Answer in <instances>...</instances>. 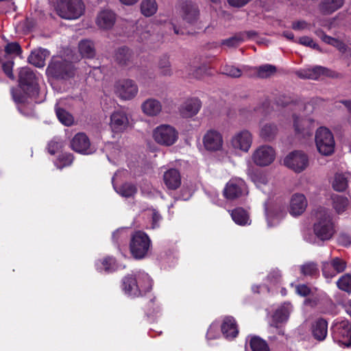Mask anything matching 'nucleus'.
<instances>
[{
    "label": "nucleus",
    "instance_id": "f257e3e1",
    "mask_svg": "<svg viewBox=\"0 0 351 351\" xmlns=\"http://www.w3.org/2000/svg\"><path fill=\"white\" fill-rule=\"evenodd\" d=\"M20 87L25 92L24 95H18L16 91L12 90L14 100L16 103H25L29 97L36 101L38 95L37 77L35 73L27 67L21 68L19 73Z\"/></svg>",
    "mask_w": 351,
    "mask_h": 351
},
{
    "label": "nucleus",
    "instance_id": "f03ea898",
    "mask_svg": "<svg viewBox=\"0 0 351 351\" xmlns=\"http://www.w3.org/2000/svg\"><path fill=\"white\" fill-rule=\"evenodd\" d=\"M152 287V279L144 271H137L134 276L128 275L123 278L122 289L132 297H139L149 291Z\"/></svg>",
    "mask_w": 351,
    "mask_h": 351
},
{
    "label": "nucleus",
    "instance_id": "7ed1b4c3",
    "mask_svg": "<svg viewBox=\"0 0 351 351\" xmlns=\"http://www.w3.org/2000/svg\"><path fill=\"white\" fill-rule=\"evenodd\" d=\"M313 232L320 241L330 240L335 234V226L329 210L319 208L315 211V221L313 223Z\"/></svg>",
    "mask_w": 351,
    "mask_h": 351
},
{
    "label": "nucleus",
    "instance_id": "20e7f679",
    "mask_svg": "<svg viewBox=\"0 0 351 351\" xmlns=\"http://www.w3.org/2000/svg\"><path fill=\"white\" fill-rule=\"evenodd\" d=\"M56 10L61 18L75 20L84 14L85 5L82 0H60Z\"/></svg>",
    "mask_w": 351,
    "mask_h": 351
},
{
    "label": "nucleus",
    "instance_id": "39448f33",
    "mask_svg": "<svg viewBox=\"0 0 351 351\" xmlns=\"http://www.w3.org/2000/svg\"><path fill=\"white\" fill-rule=\"evenodd\" d=\"M292 119L293 128L296 137L300 139H306L312 136L314 130L317 125L313 117L293 113Z\"/></svg>",
    "mask_w": 351,
    "mask_h": 351
},
{
    "label": "nucleus",
    "instance_id": "423d86ee",
    "mask_svg": "<svg viewBox=\"0 0 351 351\" xmlns=\"http://www.w3.org/2000/svg\"><path fill=\"white\" fill-rule=\"evenodd\" d=\"M152 137L158 145L169 147L177 142L179 132L171 125L161 124L154 129Z\"/></svg>",
    "mask_w": 351,
    "mask_h": 351
},
{
    "label": "nucleus",
    "instance_id": "0eeeda50",
    "mask_svg": "<svg viewBox=\"0 0 351 351\" xmlns=\"http://www.w3.org/2000/svg\"><path fill=\"white\" fill-rule=\"evenodd\" d=\"M315 141L318 152L324 156H330L335 151V142L331 131L325 128H319L315 132Z\"/></svg>",
    "mask_w": 351,
    "mask_h": 351
},
{
    "label": "nucleus",
    "instance_id": "6e6552de",
    "mask_svg": "<svg viewBox=\"0 0 351 351\" xmlns=\"http://www.w3.org/2000/svg\"><path fill=\"white\" fill-rule=\"evenodd\" d=\"M151 245V240L147 234L136 231L132 236L130 249L132 255L136 259L143 258L147 254Z\"/></svg>",
    "mask_w": 351,
    "mask_h": 351
},
{
    "label": "nucleus",
    "instance_id": "1a4fd4ad",
    "mask_svg": "<svg viewBox=\"0 0 351 351\" xmlns=\"http://www.w3.org/2000/svg\"><path fill=\"white\" fill-rule=\"evenodd\" d=\"M47 73L57 79H66L74 75V67L68 61L53 58L47 69Z\"/></svg>",
    "mask_w": 351,
    "mask_h": 351
},
{
    "label": "nucleus",
    "instance_id": "9d476101",
    "mask_svg": "<svg viewBox=\"0 0 351 351\" xmlns=\"http://www.w3.org/2000/svg\"><path fill=\"white\" fill-rule=\"evenodd\" d=\"M332 329L336 342L344 347L351 346V324L348 320L337 321Z\"/></svg>",
    "mask_w": 351,
    "mask_h": 351
},
{
    "label": "nucleus",
    "instance_id": "9b49d317",
    "mask_svg": "<svg viewBox=\"0 0 351 351\" xmlns=\"http://www.w3.org/2000/svg\"><path fill=\"white\" fill-rule=\"evenodd\" d=\"M253 142L252 133L247 130H242L235 132L230 140L231 148L235 152L247 153Z\"/></svg>",
    "mask_w": 351,
    "mask_h": 351
},
{
    "label": "nucleus",
    "instance_id": "f8f14e48",
    "mask_svg": "<svg viewBox=\"0 0 351 351\" xmlns=\"http://www.w3.org/2000/svg\"><path fill=\"white\" fill-rule=\"evenodd\" d=\"M276 158V151L270 145L258 146L252 154L253 162L259 167H266L271 165Z\"/></svg>",
    "mask_w": 351,
    "mask_h": 351
},
{
    "label": "nucleus",
    "instance_id": "ddd939ff",
    "mask_svg": "<svg viewBox=\"0 0 351 351\" xmlns=\"http://www.w3.org/2000/svg\"><path fill=\"white\" fill-rule=\"evenodd\" d=\"M247 193L248 190L245 181L239 178L230 180L223 189V195L228 199H234Z\"/></svg>",
    "mask_w": 351,
    "mask_h": 351
},
{
    "label": "nucleus",
    "instance_id": "4468645a",
    "mask_svg": "<svg viewBox=\"0 0 351 351\" xmlns=\"http://www.w3.org/2000/svg\"><path fill=\"white\" fill-rule=\"evenodd\" d=\"M284 165L295 172L304 171L308 165V158L306 154L301 151H294L289 154L283 160Z\"/></svg>",
    "mask_w": 351,
    "mask_h": 351
},
{
    "label": "nucleus",
    "instance_id": "2eb2a0df",
    "mask_svg": "<svg viewBox=\"0 0 351 351\" xmlns=\"http://www.w3.org/2000/svg\"><path fill=\"white\" fill-rule=\"evenodd\" d=\"M202 142L204 147L208 152H215L223 149V136L216 130H208L203 136Z\"/></svg>",
    "mask_w": 351,
    "mask_h": 351
},
{
    "label": "nucleus",
    "instance_id": "dca6fc26",
    "mask_svg": "<svg viewBox=\"0 0 351 351\" xmlns=\"http://www.w3.org/2000/svg\"><path fill=\"white\" fill-rule=\"evenodd\" d=\"M114 90L116 94L123 100L133 99L138 91L136 84L130 79L118 81L115 84Z\"/></svg>",
    "mask_w": 351,
    "mask_h": 351
},
{
    "label": "nucleus",
    "instance_id": "f3484780",
    "mask_svg": "<svg viewBox=\"0 0 351 351\" xmlns=\"http://www.w3.org/2000/svg\"><path fill=\"white\" fill-rule=\"evenodd\" d=\"M71 149L80 154L88 155L96 151V148L91 145L88 137L84 133L76 134L71 141Z\"/></svg>",
    "mask_w": 351,
    "mask_h": 351
},
{
    "label": "nucleus",
    "instance_id": "a211bd4d",
    "mask_svg": "<svg viewBox=\"0 0 351 351\" xmlns=\"http://www.w3.org/2000/svg\"><path fill=\"white\" fill-rule=\"evenodd\" d=\"M346 263L343 259L335 257L330 261L324 262L322 264V274L325 278L330 280L337 274L343 272L346 268Z\"/></svg>",
    "mask_w": 351,
    "mask_h": 351
},
{
    "label": "nucleus",
    "instance_id": "6ab92c4d",
    "mask_svg": "<svg viewBox=\"0 0 351 351\" xmlns=\"http://www.w3.org/2000/svg\"><path fill=\"white\" fill-rule=\"evenodd\" d=\"M114 59L118 64L127 69H131L136 64L134 54L127 47L118 49L115 52Z\"/></svg>",
    "mask_w": 351,
    "mask_h": 351
},
{
    "label": "nucleus",
    "instance_id": "aec40b11",
    "mask_svg": "<svg viewBox=\"0 0 351 351\" xmlns=\"http://www.w3.org/2000/svg\"><path fill=\"white\" fill-rule=\"evenodd\" d=\"M129 125L128 115L124 111L117 110L111 114L110 126L114 132H122L128 128Z\"/></svg>",
    "mask_w": 351,
    "mask_h": 351
},
{
    "label": "nucleus",
    "instance_id": "412c9836",
    "mask_svg": "<svg viewBox=\"0 0 351 351\" xmlns=\"http://www.w3.org/2000/svg\"><path fill=\"white\" fill-rule=\"evenodd\" d=\"M115 14L109 10L100 11L96 18L95 23L97 27L101 29L112 28L115 23Z\"/></svg>",
    "mask_w": 351,
    "mask_h": 351
},
{
    "label": "nucleus",
    "instance_id": "4be33fe9",
    "mask_svg": "<svg viewBox=\"0 0 351 351\" xmlns=\"http://www.w3.org/2000/svg\"><path fill=\"white\" fill-rule=\"evenodd\" d=\"M307 206V201L303 194H294L290 201L289 212L293 216L302 214Z\"/></svg>",
    "mask_w": 351,
    "mask_h": 351
},
{
    "label": "nucleus",
    "instance_id": "5701e85b",
    "mask_svg": "<svg viewBox=\"0 0 351 351\" xmlns=\"http://www.w3.org/2000/svg\"><path fill=\"white\" fill-rule=\"evenodd\" d=\"M202 106V103L197 98L187 99L180 107V112L182 117L190 118L197 114Z\"/></svg>",
    "mask_w": 351,
    "mask_h": 351
},
{
    "label": "nucleus",
    "instance_id": "b1692460",
    "mask_svg": "<svg viewBox=\"0 0 351 351\" xmlns=\"http://www.w3.org/2000/svg\"><path fill=\"white\" fill-rule=\"evenodd\" d=\"M297 75L302 79L317 80L322 75H329V71L321 66H315L297 71Z\"/></svg>",
    "mask_w": 351,
    "mask_h": 351
},
{
    "label": "nucleus",
    "instance_id": "393cba45",
    "mask_svg": "<svg viewBox=\"0 0 351 351\" xmlns=\"http://www.w3.org/2000/svg\"><path fill=\"white\" fill-rule=\"evenodd\" d=\"M221 329L222 334L227 339L236 337L239 332L236 321L234 318L231 316L224 317Z\"/></svg>",
    "mask_w": 351,
    "mask_h": 351
},
{
    "label": "nucleus",
    "instance_id": "a878e982",
    "mask_svg": "<svg viewBox=\"0 0 351 351\" xmlns=\"http://www.w3.org/2000/svg\"><path fill=\"white\" fill-rule=\"evenodd\" d=\"M181 13L183 20L189 24L196 22L199 16L197 8L191 2H185L182 5Z\"/></svg>",
    "mask_w": 351,
    "mask_h": 351
},
{
    "label": "nucleus",
    "instance_id": "bb28decb",
    "mask_svg": "<svg viewBox=\"0 0 351 351\" xmlns=\"http://www.w3.org/2000/svg\"><path fill=\"white\" fill-rule=\"evenodd\" d=\"M163 180L166 186L171 190L177 189L181 184L180 173L176 169H170L165 172Z\"/></svg>",
    "mask_w": 351,
    "mask_h": 351
},
{
    "label": "nucleus",
    "instance_id": "cd10ccee",
    "mask_svg": "<svg viewBox=\"0 0 351 351\" xmlns=\"http://www.w3.org/2000/svg\"><path fill=\"white\" fill-rule=\"evenodd\" d=\"M141 109L145 114L149 117H156L162 111V104L158 100L149 98L143 102Z\"/></svg>",
    "mask_w": 351,
    "mask_h": 351
},
{
    "label": "nucleus",
    "instance_id": "c85d7f7f",
    "mask_svg": "<svg viewBox=\"0 0 351 351\" xmlns=\"http://www.w3.org/2000/svg\"><path fill=\"white\" fill-rule=\"evenodd\" d=\"M49 56V51L45 49H37L32 51L28 57L30 64L41 68L45 64V60Z\"/></svg>",
    "mask_w": 351,
    "mask_h": 351
},
{
    "label": "nucleus",
    "instance_id": "c756f323",
    "mask_svg": "<svg viewBox=\"0 0 351 351\" xmlns=\"http://www.w3.org/2000/svg\"><path fill=\"white\" fill-rule=\"evenodd\" d=\"M231 217L235 223L239 226L251 224V219L248 212L243 208H237L230 211Z\"/></svg>",
    "mask_w": 351,
    "mask_h": 351
},
{
    "label": "nucleus",
    "instance_id": "7c9ffc66",
    "mask_svg": "<svg viewBox=\"0 0 351 351\" xmlns=\"http://www.w3.org/2000/svg\"><path fill=\"white\" fill-rule=\"evenodd\" d=\"M328 333V323L324 319H317L312 325V334L318 341L325 339Z\"/></svg>",
    "mask_w": 351,
    "mask_h": 351
},
{
    "label": "nucleus",
    "instance_id": "2f4dec72",
    "mask_svg": "<svg viewBox=\"0 0 351 351\" xmlns=\"http://www.w3.org/2000/svg\"><path fill=\"white\" fill-rule=\"evenodd\" d=\"M278 128L274 123H265L261 125L259 131V136L265 141H271L276 136Z\"/></svg>",
    "mask_w": 351,
    "mask_h": 351
},
{
    "label": "nucleus",
    "instance_id": "473e14b6",
    "mask_svg": "<svg viewBox=\"0 0 351 351\" xmlns=\"http://www.w3.org/2000/svg\"><path fill=\"white\" fill-rule=\"evenodd\" d=\"M78 50L83 58H92L95 55V45L90 40H81L78 44Z\"/></svg>",
    "mask_w": 351,
    "mask_h": 351
},
{
    "label": "nucleus",
    "instance_id": "72a5a7b5",
    "mask_svg": "<svg viewBox=\"0 0 351 351\" xmlns=\"http://www.w3.org/2000/svg\"><path fill=\"white\" fill-rule=\"evenodd\" d=\"M292 305L289 302L284 303L274 313L273 318L276 323L286 322L292 311Z\"/></svg>",
    "mask_w": 351,
    "mask_h": 351
},
{
    "label": "nucleus",
    "instance_id": "f704fd0d",
    "mask_svg": "<svg viewBox=\"0 0 351 351\" xmlns=\"http://www.w3.org/2000/svg\"><path fill=\"white\" fill-rule=\"evenodd\" d=\"M332 207L338 214L345 212L350 206L349 199L343 195H334L332 196Z\"/></svg>",
    "mask_w": 351,
    "mask_h": 351
},
{
    "label": "nucleus",
    "instance_id": "c9c22d12",
    "mask_svg": "<svg viewBox=\"0 0 351 351\" xmlns=\"http://www.w3.org/2000/svg\"><path fill=\"white\" fill-rule=\"evenodd\" d=\"M265 215L268 226L271 227L278 223L280 220L285 215L283 210H269L267 204H265Z\"/></svg>",
    "mask_w": 351,
    "mask_h": 351
},
{
    "label": "nucleus",
    "instance_id": "e433bc0d",
    "mask_svg": "<svg viewBox=\"0 0 351 351\" xmlns=\"http://www.w3.org/2000/svg\"><path fill=\"white\" fill-rule=\"evenodd\" d=\"M97 269L99 271L111 272L119 267L116 265L115 260L112 257H107L102 261L96 263Z\"/></svg>",
    "mask_w": 351,
    "mask_h": 351
},
{
    "label": "nucleus",
    "instance_id": "4c0bfd02",
    "mask_svg": "<svg viewBox=\"0 0 351 351\" xmlns=\"http://www.w3.org/2000/svg\"><path fill=\"white\" fill-rule=\"evenodd\" d=\"M343 2V0H324L321 4V9L324 13H332L340 8Z\"/></svg>",
    "mask_w": 351,
    "mask_h": 351
},
{
    "label": "nucleus",
    "instance_id": "58836bf2",
    "mask_svg": "<svg viewBox=\"0 0 351 351\" xmlns=\"http://www.w3.org/2000/svg\"><path fill=\"white\" fill-rule=\"evenodd\" d=\"M158 9L155 0H143L141 4V10L143 15L150 16L154 14Z\"/></svg>",
    "mask_w": 351,
    "mask_h": 351
},
{
    "label": "nucleus",
    "instance_id": "ea45409f",
    "mask_svg": "<svg viewBox=\"0 0 351 351\" xmlns=\"http://www.w3.org/2000/svg\"><path fill=\"white\" fill-rule=\"evenodd\" d=\"M56 116L58 120L64 125L70 126L73 123V116L65 110L58 108L56 104L55 106Z\"/></svg>",
    "mask_w": 351,
    "mask_h": 351
},
{
    "label": "nucleus",
    "instance_id": "a19ab883",
    "mask_svg": "<svg viewBox=\"0 0 351 351\" xmlns=\"http://www.w3.org/2000/svg\"><path fill=\"white\" fill-rule=\"evenodd\" d=\"M300 271L305 276H316L319 274L317 265L314 262H307L300 266Z\"/></svg>",
    "mask_w": 351,
    "mask_h": 351
},
{
    "label": "nucleus",
    "instance_id": "79ce46f5",
    "mask_svg": "<svg viewBox=\"0 0 351 351\" xmlns=\"http://www.w3.org/2000/svg\"><path fill=\"white\" fill-rule=\"evenodd\" d=\"M250 346L252 351H270L267 342L258 337H252Z\"/></svg>",
    "mask_w": 351,
    "mask_h": 351
},
{
    "label": "nucleus",
    "instance_id": "37998d69",
    "mask_svg": "<svg viewBox=\"0 0 351 351\" xmlns=\"http://www.w3.org/2000/svg\"><path fill=\"white\" fill-rule=\"evenodd\" d=\"M257 75L259 77L267 78L273 75L276 72L275 66L266 64L256 68Z\"/></svg>",
    "mask_w": 351,
    "mask_h": 351
},
{
    "label": "nucleus",
    "instance_id": "c03bdc74",
    "mask_svg": "<svg viewBox=\"0 0 351 351\" xmlns=\"http://www.w3.org/2000/svg\"><path fill=\"white\" fill-rule=\"evenodd\" d=\"M117 192L123 197H129L133 196L137 191L136 187L130 183H125L119 189H116Z\"/></svg>",
    "mask_w": 351,
    "mask_h": 351
},
{
    "label": "nucleus",
    "instance_id": "a18cd8bd",
    "mask_svg": "<svg viewBox=\"0 0 351 351\" xmlns=\"http://www.w3.org/2000/svg\"><path fill=\"white\" fill-rule=\"evenodd\" d=\"M245 36H246V34H240V33H239L232 37L223 40L221 44L222 45H226L228 47H235L245 41Z\"/></svg>",
    "mask_w": 351,
    "mask_h": 351
},
{
    "label": "nucleus",
    "instance_id": "49530a36",
    "mask_svg": "<svg viewBox=\"0 0 351 351\" xmlns=\"http://www.w3.org/2000/svg\"><path fill=\"white\" fill-rule=\"evenodd\" d=\"M347 186V178L343 174H336L332 182L333 189L337 191H343Z\"/></svg>",
    "mask_w": 351,
    "mask_h": 351
},
{
    "label": "nucleus",
    "instance_id": "de8ad7c7",
    "mask_svg": "<svg viewBox=\"0 0 351 351\" xmlns=\"http://www.w3.org/2000/svg\"><path fill=\"white\" fill-rule=\"evenodd\" d=\"M338 288L343 291L351 292V275L344 274L337 281Z\"/></svg>",
    "mask_w": 351,
    "mask_h": 351
},
{
    "label": "nucleus",
    "instance_id": "09e8293b",
    "mask_svg": "<svg viewBox=\"0 0 351 351\" xmlns=\"http://www.w3.org/2000/svg\"><path fill=\"white\" fill-rule=\"evenodd\" d=\"M253 181L256 185V186L261 189L263 193H267L266 190L267 179L265 176L262 174L255 176L253 179Z\"/></svg>",
    "mask_w": 351,
    "mask_h": 351
},
{
    "label": "nucleus",
    "instance_id": "8fccbe9b",
    "mask_svg": "<svg viewBox=\"0 0 351 351\" xmlns=\"http://www.w3.org/2000/svg\"><path fill=\"white\" fill-rule=\"evenodd\" d=\"M223 73L232 77H239L241 75V71L232 65H226L223 69Z\"/></svg>",
    "mask_w": 351,
    "mask_h": 351
},
{
    "label": "nucleus",
    "instance_id": "3c124183",
    "mask_svg": "<svg viewBox=\"0 0 351 351\" xmlns=\"http://www.w3.org/2000/svg\"><path fill=\"white\" fill-rule=\"evenodd\" d=\"M5 51L8 54L19 55L21 53V48L19 43L16 42L10 43L5 46Z\"/></svg>",
    "mask_w": 351,
    "mask_h": 351
},
{
    "label": "nucleus",
    "instance_id": "603ef678",
    "mask_svg": "<svg viewBox=\"0 0 351 351\" xmlns=\"http://www.w3.org/2000/svg\"><path fill=\"white\" fill-rule=\"evenodd\" d=\"M159 68L160 69L161 73L163 75H169L171 74L170 62L168 59L164 58L160 60L159 62Z\"/></svg>",
    "mask_w": 351,
    "mask_h": 351
},
{
    "label": "nucleus",
    "instance_id": "864d4df0",
    "mask_svg": "<svg viewBox=\"0 0 351 351\" xmlns=\"http://www.w3.org/2000/svg\"><path fill=\"white\" fill-rule=\"evenodd\" d=\"M58 160L62 164L58 165V167L62 169L64 167L70 165L73 162V156L71 154H62L59 157Z\"/></svg>",
    "mask_w": 351,
    "mask_h": 351
},
{
    "label": "nucleus",
    "instance_id": "5fc2aeb1",
    "mask_svg": "<svg viewBox=\"0 0 351 351\" xmlns=\"http://www.w3.org/2000/svg\"><path fill=\"white\" fill-rule=\"evenodd\" d=\"M220 334L218 331V326L216 324L213 323L208 328L206 334V337L208 340L215 339L218 338Z\"/></svg>",
    "mask_w": 351,
    "mask_h": 351
},
{
    "label": "nucleus",
    "instance_id": "6e6d98bb",
    "mask_svg": "<svg viewBox=\"0 0 351 351\" xmlns=\"http://www.w3.org/2000/svg\"><path fill=\"white\" fill-rule=\"evenodd\" d=\"M297 42L304 46L309 47L313 49H318V45L308 36H302Z\"/></svg>",
    "mask_w": 351,
    "mask_h": 351
},
{
    "label": "nucleus",
    "instance_id": "4d7b16f0",
    "mask_svg": "<svg viewBox=\"0 0 351 351\" xmlns=\"http://www.w3.org/2000/svg\"><path fill=\"white\" fill-rule=\"evenodd\" d=\"M267 279L271 285H276L280 282L281 274L279 270H273L267 276Z\"/></svg>",
    "mask_w": 351,
    "mask_h": 351
},
{
    "label": "nucleus",
    "instance_id": "13d9d810",
    "mask_svg": "<svg viewBox=\"0 0 351 351\" xmlns=\"http://www.w3.org/2000/svg\"><path fill=\"white\" fill-rule=\"evenodd\" d=\"M14 66V62L12 61H8L6 62H4L2 65L3 70L4 73L6 74V75L12 79H14V74L12 73V69Z\"/></svg>",
    "mask_w": 351,
    "mask_h": 351
},
{
    "label": "nucleus",
    "instance_id": "bf43d9fd",
    "mask_svg": "<svg viewBox=\"0 0 351 351\" xmlns=\"http://www.w3.org/2000/svg\"><path fill=\"white\" fill-rule=\"evenodd\" d=\"M295 291L298 295L305 297L310 294L311 289L306 285H299L295 287Z\"/></svg>",
    "mask_w": 351,
    "mask_h": 351
},
{
    "label": "nucleus",
    "instance_id": "052dcab7",
    "mask_svg": "<svg viewBox=\"0 0 351 351\" xmlns=\"http://www.w3.org/2000/svg\"><path fill=\"white\" fill-rule=\"evenodd\" d=\"M152 228L154 229L159 226V222L160 221L162 217L161 215L155 210L152 211Z\"/></svg>",
    "mask_w": 351,
    "mask_h": 351
},
{
    "label": "nucleus",
    "instance_id": "680f3d73",
    "mask_svg": "<svg viewBox=\"0 0 351 351\" xmlns=\"http://www.w3.org/2000/svg\"><path fill=\"white\" fill-rule=\"evenodd\" d=\"M308 27L309 25L304 21H296L292 24V28L295 30H303Z\"/></svg>",
    "mask_w": 351,
    "mask_h": 351
},
{
    "label": "nucleus",
    "instance_id": "e2e57ef3",
    "mask_svg": "<svg viewBox=\"0 0 351 351\" xmlns=\"http://www.w3.org/2000/svg\"><path fill=\"white\" fill-rule=\"evenodd\" d=\"M60 147L59 143L56 141H51L48 145L49 152L53 155L56 154L58 149Z\"/></svg>",
    "mask_w": 351,
    "mask_h": 351
},
{
    "label": "nucleus",
    "instance_id": "0e129e2a",
    "mask_svg": "<svg viewBox=\"0 0 351 351\" xmlns=\"http://www.w3.org/2000/svg\"><path fill=\"white\" fill-rule=\"evenodd\" d=\"M250 0H228L229 3L234 7H243Z\"/></svg>",
    "mask_w": 351,
    "mask_h": 351
},
{
    "label": "nucleus",
    "instance_id": "69168bd1",
    "mask_svg": "<svg viewBox=\"0 0 351 351\" xmlns=\"http://www.w3.org/2000/svg\"><path fill=\"white\" fill-rule=\"evenodd\" d=\"M316 34L321 37L322 40L324 43H326L327 44H329V45L330 44V43L332 41V40L334 38L332 37H330L329 36H327V35L324 34V33H322L321 32H319L317 31L316 32Z\"/></svg>",
    "mask_w": 351,
    "mask_h": 351
},
{
    "label": "nucleus",
    "instance_id": "338daca9",
    "mask_svg": "<svg viewBox=\"0 0 351 351\" xmlns=\"http://www.w3.org/2000/svg\"><path fill=\"white\" fill-rule=\"evenodd\" d=\"M330 45L339 49L340 50H341L343 48V43L335 38H333L332 41L330 43Z\"/></svg>",
    "mask_w": 351,
    "mask_h": 351
},
{
    "label": "nucleus",
    "instance_id": "774afa93",
    "mask_svg": "<svg viewBox=\"0 0 351 351\" xmlns=\"http://www.w3.org/2000/svg\"><path fill=\"white\" fill-rule=\"evenodd\" d=\"M304 239L306 241H307V242H308L310 243H313V244L315 243L316 241H316V238L314 236L311 235V234H308V235L304 234Z\"/></svg>",
    "mask_w": 351,
    "mask_h": 351
}]
</instances>
